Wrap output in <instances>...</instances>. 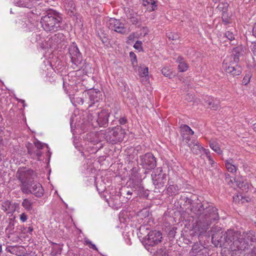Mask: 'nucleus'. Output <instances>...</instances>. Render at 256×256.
<instances>
[{
	"instance_id": "nucleus-1",
	"label": "nucleus",
	"mask_w": 256,
	"mask_h": 256,
	"mask_svg": "<svg viewBox=\"0 0 256 256\" xmlns=\"http://www.w3.org/2000/svg\"><path fill=\"white\" fill-rule=\"evenodd\" d=\"M186 202L192 205L191 210L197 216L195 228L200 234L206 232L212 222L219 220L218 209L208 203H202L198 199L194 202L190 198L188 199Z\"/></svg>"
},
{
	"instance_id": "nucleus-2",
	"label": "nucleus",
	"mask_w": 256,
	"mask_h": 256,
	"mask_svg": "<svg viewBox=\"0 0 256 256\" xmlns=\"http://www.w3.org/2000/svg\"><path fill=\"white\" fill-rule=\"evenodd\" d=\"M41 18L40 23L43 28L48 32H55L62 28V18L56 11L50 9L44 12Z\"/></svg>"
},
{
	"instance_id": "nucleus-3",
	"label": "nucleus",
	"mask_w": 256,
	"mask_h": 256,
	"mask_svg": "<svg viewBox=\"0 0 256 256\" xmlns=\"http://www.w3.org/2000/svg\"><path fill=\"white\" fill-rule=\"evenodd\" d=\"M210 232L212 233V243L216 247L230 246V242L234 238H236L235 231L228 230L226 232L221 228L218 226L212 227Z\"/></svg>"
},
{
	"instance_id": "nucleus-4",
	"label": "nucleus",
	"mask_w": 256,
	"mask_h": 256,
	"mask_svg": "<svg viewBox=\"0 0 256 256\" xmlns=\"http://www.w3.org/2000/svg\"><path fill=\"white\" fill-rule=\"evenodd\" d=\"M236 238L230 242V248L232 251H245L252 244L255 238L252 232H244L242 234L238 232H235Z\"/></svg>"
},
{
	"instance_id": "nucleus-5",
	"label": "nucleus",
	"mask_w": 256,
	"mask_h": 256,
	"mask_svg": "<svg viewBox=\"0 0 256 256\" xmlns=\"http://www.w3.org/2000/svg\"><path fill=\"white\" fill-rule=\"evenodd\" d=\"M124 130L121 126H118L112 129L108 128L102 132L103 138L108 142L112 144L122 142L124 137Z\"/></svg>"
},
{
	"instance_id": "nucleus-6",
	"label": "nucleus",
	"mask_w": 256,
	"mask_h": 256,
	"mask_svg": "<svg viewBox=\"0 0 256 256\" xmlns=\"http://www.w3.org/2000/svg\"><path fill=\"white\" fill-rule=\"evenodd\" d=\"M69 54L74 70H79L82 68V56L76 43L73 42L68 49Z\"/></svg>"
},
{
	"instance_id": "nucleus-7",
	"label": "nucleus",
	"mask_w": 256,
	"mask_h": 256,
	"mask_svg": "<svg viewBox=\"0 0 256 256\" xmlns=\"http://www.w3.org/2000/svg\"><path fill=\"white\" fill-rule=\"evenodd\" d=\"M22 192L25 194H33L36 196L40 198L44 195V190L42 185L34 180L26 184L20 186Z\"/></svg>"
},
{
	"instance_id": "nucleus-8",
	"label": "nucleus",
	"mask_w": 256,
	"mask_h": 256,
	"mask_svg": "<svg viewBox=\"0 0 256 256\" xmlns=\"http://www.w3.org/2000/svg\"><path fill=\"white\" fill-rule=\"evenodd\" d=\"M34 171L26 168H20L16 173V178L20 182V186L34 180Z\"/></svg>"
},
{
	"instance_id": "nucleus-9",
	"label": "nucleus",
	"mask_w": 256,
	"mask_h": 256,
	"mask_svg": "<svg viewBox=\"0 0 256 256\" xmlns=\"http://www.w3.org/2000/svg\"><path fill=\"white\" fill-rule=\"evenodd\" d=\"M162 239V233L159 231L153 230L150 232L144 240V246L148 250L156 245L160 243Z\"/></svg>"
},
{
	"instance_id": "nucleus-10",
	"label": "nucleus",
	"mask_w": 256,
	"mask_h": 256,
	"mask_svg": "<svg viewBox=\"0 0 256 256\" xmlns=\"http://www.w3.org/2000/svg\"><path fill=\"white\" fill-rule=\"evenodd\" d=\"M44 146L48 147L46 144L42 143L37 140H35L33 144H29L27 146L28 154L32 158L38 160L42 154L41 150Z\"/></svg>"
},
{
	"instance_id": "nucleus-11",
	"label": "nucleus",
	"mask_w": 256,
	"mask_h": 256,
	"mask_svg": "<svg viewBox=\"0 0 256 256\" xmlns=\"http://www.w3.org/2000/svg\"><path fill=\"white\" fill-rule=\"evenodd\" d=\"M140 164L144 169L152 170L156 166V158L152 153H146L140 156Z\"/></svg>"
},
{
	"instance_id": "nucleus-12",
	"label": "nucleus",
	"mask_w": 256,
	"mask_h": 256,
	"mask_svg": "<svg viewBox=\"0 0 256 256\" xmlns=\"http://www.w3.org/2000/svg\"><path fill=\"white\" fill-rule=\"evenodd\" d=\"M222 67L226 72L230 74L233 76H239L242 72V67L234 62L230 60H224Z\"/></svg>"
},
{
	"instance_id": "nucleus-13",
	"label": "nucleus",
	"mask_w": 256,
	"mask_h": 256,
	"mask_svg": "<svg viewBox=\"0 0 256 256\" xmlns=\"http://www.w3.org/2000/svg\"><path fill=\"white\" fill-rule=\"evenodd\" d=\"M153 184L158 187L164 186L167 181V176L162 172V168H158L151 174Z\"/></svg>"
},
{
	"instance_id": "nucleus-14",
	"label": "nucleus",
	"mask_w": 256,
	"mask_h": 256,
	"mask_svg": "<svg viewBox=\"0 0 256 256\" xmlns=\"http://www.w3.org/2000/svg\"><path fill=\"white\" fill-rule=\"evenodd\" d=\"M106 26L110 30H113L117 32L124 34L126 32V28L124 24L119 20L110 18L106 22Z\"/></svg>"
},
{
	"instance_id": "nucleus-15",
	"label": "nucleus",
	"mask_w": 256,
	"mask_h": 256,
	"mask_svg": "<svg viewBox=\"0 0 256 256\" xmlns=\"http://www.w3.org/2000/svg\"><path fill=\"white\" fill-rule=\"evenodd\" d=\"M88 92L89 96L90 104L88 105L89 107L94 106L95 104L102 100V92L96 90H91Z\"/></svg>"
},
{
	"instance_id": "nucleus-16",
	"label": "nucleus",
	"mask_w": 256,
	"mask_h": 256,
	"mask_svg": "<svg viewBox=\"0 0 256 256\" xmlns=\"http://www.w3.org/2000/svg\"><path fill=\"white\" fill-rule=\"evenodd\" d=\"M18 208L19 204L16 202L12 203L8 200L2 202L1 209L4 212H8V214H12Z\"/></svg>"
},
{
	"instance_id": "nucleus-17",
	"label": "nucleus",
	"mask_w": 256,
	"mask_h": 256,
	"mask_svg": "<svg viewBox=\"0 0 256 256\" xmlns=\"http://www.w3.org/2000/svg\"><path fill=\"white\" fill-rule=\"evenodd\" d=\"M180 128V134L182 138V140L188 143L190 141L189 136L194 134V132L187 125H182Z\"/></svg>"
},
{
	"instance_id": "nucleus-18",
	"label": "nucleus",
	"mask_w": 256,
	"mask_h": 256,
	"mask_svg": "<svg viewBox=\"0 0 256 256\" xmlns=\"http://www.w3.org/2000/svg\"><path fill=\"white\" fill-rule=\"evenodd\" d=\"M6 250L7 252L18 256H24L26 254V250L23 246H10Z\"/></svg>"
},
{
	"instance_id": "nucleus-19",
	"label": "nucleus",
	"mask_w": 256,
	"mask_h": 256,
	"mask_svg": "<svg viewBox=\"0 0 256 256\" xmlns=\"http://www.w3.org/2000/svg\"><path fill=\"white\" fill-rule=\"evenodd\" d=\"M204 100L208 106V108H210L211 110L216 111L219 110V102L217 100H214L212 97L206 96Z\"/></svg>"
},
{
	"instance_id": "nucleus-20",
	"label": "nucleus",
	"mask_w": 256,
	"mask_h": 256,
	"mask_svg": "<svg viewBox=\"0 0 256 256\" xmlns=\"http://www.w3.org/2000/svg\"><path fill=\"white\" fill-rule=\"evenodd\" d=\"M187 144L194 154H201L203 148L200 144L198 142L192 140L190 142H188Z\"/></svg>"
},
{
	"instance_id": "nucleus-21",
	"label": "nucleus",
	"mask_w": 256,
	"mask_h": 256,
	"mask_svg": "<svg viewBox=\"0 0 256 256\" xmlns=\"http://www.w3.org/2000/svg\"><path fill=\"white\" fill-rule=\"evenodd\" d=\"M108 113H98L97 122L100 126L106 127L108 122Z\"/></svg>"
},
{
	"instance_id": "nucleus-22",
	"label": "nucleus",
	"mask_w": 256,
	"mask_h": 256,
	"mask_svg": "<svg viewBox=\"0 0 256 256\" xmlns=\"http://www.w3.org/2000/svg\"><path fill=\"white\" fill-rule=\"evenodd\" d=\"M240 49L238 48H234L232 51V54L224 60H228V62L230 60L232 62L238 63L240 61Z\"/></svg>"
},
{
	"instance_id": "nucleus-23",
	"label": "nucleus",
	"mask_w": 256,
	"mask_h": 256,
	"mask_svg": "<svg viewBox=\"0 0 256 256\" xmlns=\"http://www.w3.org/2000/svg\"><path fill=\"white\" fill-rule=\"evenodd\" d=\"M148 251L155 256H168L166 248L164 247H160L156 250L152 247Z\"/></svg>"
},
{
	"instance_id": "nucleus-24",
	"label": "nucleus",
	"mask_w": 256,
	"mask_h": 256,
	"mask_svg": "<svg viewBox=\"0 0 256 256\" xmlns=\"http://www.w3.org/2000/svg\"><path fill=\"white\" fill-rule=\"evenodd\" d=\"M34 0H14V4L18 6L30 8L34 4Z\"/></svg>"
},
{
	"instance_id": "nucleus-25",
	"label": "nucleus",
	"mask_w": 256,
	"mask_h": 256,
	"mask_svg": "<svg viewBox=\"0 0 256 256\" xmlns=\"http://www.w3.org/2000/svg\"><path fill=\"white\" fill-rule=\"evenodd\" d=\"M33 202L32 200L26 198L23 200L22 206L28 212L33 210Z\"/></svg>"
},
{
	"instance_id": "nucleus-26",
	"label": "nucleus",
	"mask_w": 256,
	"mask_h": 256,
	"mask_svg": "<svg viewBox=\"0 0 256 256\" xmlns=\"http://www.w3.org/2000/svg\"><path fill=\"white\" fill-rule=\"evenodd\" d=\"M142 188L140 186H138L137 188H134L132 189V190H128L126 191L127 196L126 198L127 199H130L131 198L130 196L134 194V195H138L141 194L142 191Z\"/></svg>"
},
{
	"instance_id": "nucleus-27",
	"label": "nucleus",
	"mask_w": 256,
	"mask_h": 256,
	"mask_svg": "<svg viewBox=\"0 0 256 256\" xmlns=\"http://www.w3.org/2000/svg\"><path fill=\"white\" fill-rule=\"evenodd\" d=\"M64 39L65 36L62 33L55 34L51 38L52 40L56 44H60L64 41Z\"/></svg>"
},
{
	"instance_id": "nucleus-28",
	"label": "nucleus",
	"mask_w": 256,
	"mask_h": 256,
	"mask_svg": "<svg viewBox=\"0 0 256 256\" xmlns=\"http://www.w3.org/2000/svg\"><path fill=\"white\" fill-rule=\"evenodd\" d=\"M177 61L179 63L178 66V69L179 71L180 72H184L186 71L188 68V66L187 64L183 61V58L180 56H178Z\"/></svg>"
},
{
	"instance_id": "nucleus-29",
	"label": "nucleus",
	"mask_w": 256,
	"mask_h": 256,
	"mask_svg": "<svg viewBox=\"0 0 256 256\" xmlns=\"http://www.w3.org/2000/svg\"><path fill=\"white\" fill-rule=\"evenodd\" d=\"M15 222L12 218L9 220L8 224L6 229V232L8 234H12L15 232Z\"/></svg>"
},
{
	"instance_id": "nucleus-30",
	"label": "nucleus",
	"mask_w": 256,
	"mask_h": 256,
	"mask_svg": "<svg viewBox=\"0 0 256 256\" xmlns=\"http://www.w3.org/2000/svg\"><path fill=\"white\" fill-rule=\"evenodd\" d=\"M178 192V187L176 185L170 184L167 188L166 192L169 196L176 195Z\"/></svg>"
},
{
	"instance_id": "nucleus-31",
	"label": "nucleus",
	"mask_w": 256,
	"mask_h": 256,
	"mask_svg": "<svg viewBox=\"0 0 256 256\" xmlns=\"http://www.w3.org/2000/svg\"><path fill=\"white\" fill-rule=\"evenodd\" d=\"M235 32L234 29L231 27L229 30L226 32L225 36L230 41H232L235 40Z\"/></svg>"
},
{
	"instance_id": "nucleus-32",
	"label": "nucleus",
	"mask_w": 256,
	"mask_h": 256,
	"mask_svg": "<svg viewBox=\"0 0 256 256\" xmlns=\"http://www.w3.org/2000/svg\"><path fill=\"white\" fill-rule=\"evenodd\" d=\"M64 6L66 10L68 12H70L73 13V10L74 9V4L72 0H64Z\"/></svg>"
},
{
	"instance_id": "nucleus-33",
	"label": "nucleus",
	"mask_w": 256,
	"mask_h": 256,
	"mask_svg": "<svg viewBox=\"0 0 256 256\" xmlns=\"http://www.w3.org/2000/svg\"><path fill=\"white\" fill-rule=\"evenodd\" d=\"M210 146L212 149L218 154H220L222 153V151L220 148L219 145L216 142L213 140H210Z\"/></svg>"
},
{
	"instance_id": "nucleus-34",
	"label": "nucleus",
	"mask_w": 256,
	"mask_h": 256,
	"mask_svg": "<svg viewBox=\"0 0 256 256\" xmlns=\"http://www.w3.org/2000/svg\"><path fill=\"white\" fill-rule=\"evenodd\" d=\"M162 73L166 77L170 78H172L174 76L172 73V70L169 67H164L162 69Z\"/></svg>"
},
{
	"instance_id": "nucleus-35",
	"label": "nucleus",
	"mask_w": 256,
	"mask_h": 256,
	"mask_svg": "<svg viewBox=\"0 0 256 256\" xmlns=\"http://www.w3.org/2000/svg\"><path fill=\"white\" fill-rule=\"evenodd\" d=\"M232 160H226V166L229 172H234L236 171V167L235 166L233 165L230 162V161H232Z\"/></svg>"
},
{
	"instance_id": "nucleus-36",
	"label": "nucleus",
	"mask_w": 256,
	"mask_h": 256,
	"mask_svg": "<svg viewBox=\"0 0 256 256\" xmlns=\"http://www.w3.org/2000/svg\"><path fill=\"white\" fill-rule=\"evenodd\" d=\"M229 4L227 2H221L218 5L217 8L222 12H228Z\"/></svg>"
},
{
	"instance_id": "nucleus-37",
	"label": "nucleus",
	"mask_w": 256,
	"mask_h": 256,
	"mask_svg": "<svg viewBox=\"0 0 256 256\" xmlns=\"http://www.w3.org/2000/svg\"><path fill=\"white\" fill-rule=\"evenodd\" d=\"M146 2L148 4L150 5V11H154L157 8L156 1L155 0H146Z\"/></svg>"
},
{
	"instance_id": "nucleus-38",
	"label": "nucleus",
	"mask_w": 256,
	"mask_h": 256,
	"mask_svg": "<svg viewBox=\"0 0 256 256\" xmlns=\"http://www.w3.org/2000/svg\"><path fill=\"white\" fill-rule=\"evenodd\" d=\"M98 35L103 44H106L108 42V38H107L106 34L101 32V34H100L99 32H98Z\"/></svg>"
},
{
	"instance_id": "nucleus-39",
	"label": "nucleus",
	"mask_w": 256,
	"mask_h": 256,
	"mask_svg": "<svg viewBox=\"0 0 256 256\" xmlns=\"http://www.w3.org/2000/svg\"><path fill=\"white\" fill-rule=\"evenodd\" d=\"M84 244L85 245H86V246H88V247L90 248H92L93 250H98V249L96 246L95 244H93L92 243V242L88 240V239H86V240H84Z\"/></svg>"
},
{
	"instance_id": "nucleus-40",
	"label": "nucleus",
	"mask_w": 256,
	"mask_h": 256,
	"mask_svg": "<svg viewBox=\"0 0 256 256\" xmlns=\"http://www.w3.org/2000/svg\"><path fill=\"white\" fill-rule=\"evenodd\" d=\"M46 11V10H42L40 8V6H38V8H36L34 10H33L32 12L34 14H35L37 16H40L42 14H44V12Z\"/></svg>"
},
{
	"instance_id": "nucleus-41",
	"label": "nucleus",
	"mask_w": 256,
	"mask_h": 256,
	"mask_svg": "<svg viewBox=\"0 0 256 256\" xmlns=\"http://www.w3.org/2000/svg\"><path fill=\"white\" fill-rule=\"evenodd\" d=\"M130 20L133 24H140V20L138 18V16H132L130 17Z\"/></svg>"
},
{
	"instance_id": "nucleus-42",
	"label": "nucleus",
	"mask_w": 256,
	"mask_h": 256,
	"mask_svg": "<svg viewBox=\"0 0 256 256\" xmlns=\"http://www.w3.org/2000/svg\"><path fill=\"white\" fill-rule=\"evenodd\" d=\"M33 228L32 226H30L28 227H23L22 228H21V232L25 234H27V233H31L32 231H33Z\"/></svg>"
},
{
	"instance_id": "nucleus-43",
	"label": "nucleus",
	"mask_w": 256,
	"mask_h": 256,
	"mask_svg": "<svg viewBox=\"0 0 256 256\" xmlns=\"http://www.w3.org/2000/svg\"><path fill=\"white\" fill-rule=\"evenodd\" d=\"M140 76H148V67H146L142 69H141L140 71Z\"/></svg>"
},
{
	"instance_id": "nucleus-44",
	"label": "nucleus",
	"mask_w": 256,
	"mask_h": 256,
	"mask_svg": "<svg viewBox=\"0 0 256 256\" xmlns=\"http://www.w3.org/2000/svg\"><path fill=\"white\" fill-rule=\"evenodd\" d=\"M167 36L168 37V39L169 40H177L179 38V36L178 34H174V33H172V32H170L169 33Z\"/></svg>"
},
{
	"instance_id": "nucleus-45",
	"label": "nucleus",
	"mask_w": 256,
	"mask_h": 256,
	"mask_svg": "<svg viewBox=\"0 0 256 256\" xmlns=\"http://www.w3.org/2000/svg\"><path fill=\"white\" fill-rule=\"evenodd\" d=\"M251 76L250 74H246L244 78L242 80V84L244 85H246L249 83L250 80Z\"/></svg>"
},
{
	"instance_id": "nucleus-46",
	"label": "nucleus",
	"mask_w": 256,
	"mask_h": 256,
	"mask_svg": "<svg viewBox=\"0 0 256 256\" xmlns=\"http://www.w3.org/2000/svg\"><path fill=\"white\" fill-rule=\"evenodd\" d=\"M176 230H177L176 228V227L172 228L171 230H170L168 232V236L170 238H174L175 236Z\"/></svg>"
},
{
	"instance_id": "nucleus-47",
	"label": "nucleus",
	"mask_w": 256,
	"mask_h": 256,
	"mask_svg": "<svg viewBox=\"0 0 256 256\" xmlns=\"http://www.w3.org/2000/svg\"><path fill=\"white\" fill-rule=\"evenodd\" d=\"M231 14L228 12H222V19H230Z\"/></svg>"
},
{
	"instance_id": "nucleus-48",
	"label": "nucleus",
	"mask_w": 256,
	"mask_h": 256,
	"mask_svg": "<svg viewBox=\"0 0 256 256\" xmlns=\"http://www.w3.org/2000/svg\"><path fill=\"white\" fill-rule=\"evenodd\" d=\"M142 44L141 42L138 40L136 41L134 46V48L138 50L142 49Z\"/></svg>"
},
{
	"instance_id": "nucleus-49",
	"label": "nucleus",
	"mask_w": 256,
	"mask_h": 256,
	"mask_svg": "<svg viewBox=\"0 0 256 256\" xmlns=\"http://www.w3.org/2000/svg\"><path fill=\"white\" fill-rule=\"evenodd\" d=\"M20 218L22 222H25L28 220V216L24 212H23L20 214Z\"/></svg>"
},
{
	"instance_id": "nucleus-50",
	"label": "nucleus",
	"mask_w": 256,
	"mask_h": 256,
	"mask_svg": "<svg viewBox=\"0 0 256 256\" xmlns=\"http://www.w3.org/2000/svg\"><path fill=\"white\" fill-rule=\"evenodd\" d=\"M222 21L224 25H227L232 23L230 19H222Z\"/></svg>"
},
{
	"instance_id": "nucleus-51",
	"label": "nucleus",
	"mask_w": 256,
	"mask_h": 256,
	"mask_svg": "<svg viewBox=\"0 0 256 256\" xmlns=\"http://www.w3.org/2000/svg\"><path fill=\"white\" fill-rule=\"evenodd\" d=\"M127 120L124 118H122L119 120V122L121 124H124L126 123Z\"/></svg>"
},
{
	"instance_id": "nucleus-52",
	"label": "nucleus",
	"mask_w": 256,
	"mask_h": 256,
	"mask_svg": "<svg viewBox=\"0 0 256 256\" xmlns=\"http://www.w3.org/2000/svg\"><path fill=\"white\" fill-rule=\"evenodd\" d=\"M226 179L229 182H232V180L229 174H226Z\"/></svg>"
},
{
	"instance_id": "nucleus-53",
	"label": "nucleus",
	"mask_w": 256,
	"mask_h": 256,
	"mask_svg": "<svg viewBox=\"0 0 256 256\" xmlns=\"http://www.w3.org/2000/svg\"><path fill=\"white\" fill-rule=\"evenodd\" d=\"M76 102L78 104H84V100L82 98L78 97V98H76Z\"/></svg>"
},
{
	"instance_id": "nucleus-54",
	"label": "nucleus",
	"mask_w": 256,
	"mask_h": 256,
	"mask_svg": "<svg viewBox=\"0 0 256 256\" xmlns=\"http://www.w3.org/2000/svg\"><path fill=\"white\" fill-rule=\"evenodd\" d=\"M252 35L256 38V22L254 24L253 26Z\"/></svg>"
},
{
	"instance_id": "nucleus-55",
	"label": "nucleus",
	"mask_w": 256,
	"mask_h": 256,
	"mask_svg": "<svg viewBox=\"0 0 256 256\" xmlns=\"http://www.w3.org/2000/svg\"><path fill=\"white\" fill-rule=\"evenodd\" d=\"M130 56L132 58H134L136 60V55L135 54L134 52H130Z\"/></svg>"
},
{
	"instance_id": "nucleus-56",
	"label": "nucleus",
	"mask_w": 256,
	"mask_h": 256,
	"mask_svg": "<svg viewBox=\"0 0 256 256\" xmlns=\"http://www.w3.org/2000/svg\"><path fill=\"white\" fill-rule=\"evenodd\" d=\"M251 256H256V248H254L252 250Z\"/></svg>"
},
{
	"instance_id": "nucleus-57",
	"label": "nucleus",
	"mask_w": 256,
	"mask_h": 256,
	"mask_svg": "<svg viewBox=\"0 0 256 256\" xmlns=\"http://www.w3.org/2000/svg\"><path fill=\"white\" fill-rule=\"evenodd\" d=\"M253 48L254 49V53H256V43H255L254 46H253Z\"/></svg>"
},
{
	"instance_id": "nucleus-58",
	"label": "nucleus",
	"mask_w": 256,
	"mask_h": 256,
	"mask_svg": "<svg viewBox=\"0 0 256 256\" xmlns=\"http://www.w3.org/2000/svg\"><path fill=\"white\" fill-rule=\"evenodd\" d=\"M188 96L189 98H186V99H187L189 101H192V100L193 99V97L192 96V98H190V96Z\"/></svg>"
},
{
	"instance_id": "nucleus-59",
	"label": "nucleus",
	"mask_w": 256,
	"mask_h": 256,
	"mask_svg": "<svg viewBox=\"0 0 256 256\" xmlns=\"http://www.w3.org/2000/svg\"><path fill=\"white\" fill-rule=\"evenodd\" d=\"M253 128L254 130L256 132V123L254 124Z\"/></svg>"
},
{
	"instance_id": "nucleus-60",
	"label": "nucleus",
	"mask_w": 256,
	"mask_h": 256,
	"mask_svg": "<svg viewBox=\"0 0 256 256\" xmlns=\"http://www.w3.org/2000/svg\"><path fill=\"white\" fill-rule=\"evenodd\" d=\"M2 246L0 244V252H2Z\"/></svg>"
},
{
	"instance_id": "nucleus-61",
	"label": "nucleus",
	"mask_w": 256,
	"mask_h": 256,
	"mask_svg": "<svg viewBox=\"0 0 256 256\" xmlns=\"http://www.w3.org/2000/svg\"><path fill=\"white\" fill-rule=\"evenodd\" d=\"M2 118L1 117V116H0V122H2Z\"/></svg>"
},
{
	"instance_id": "nucleus-62",
	"label": "nucleus",
	"mask_w": 256,
	"mask_h": 256,
	"mask_svg": "<svg viewBox=\"0 0 256 256\" xmlns=\"http://www.w3.org/2000/svg\"><path fill=\"white\" fill-rule=\"evenodd\" d=\"M98 104H96V107H98Z\"/></svg>"
},
{
	"instance_id": "nucleus-63",
	"label": "nucleus",
	"mask_w": 256,
	"mask_h": 256,
	"mask_svg": "<svg viewBox=\"0 0 256 256\" xmlns=\"http://www.w3.org/2000/svg\"><path fill=\"white\" fill-rule=\"evenodd\" d=\"M234 200H236V198L235 197L234 198Z\"/></svg>"
},
{
	"instance_id": "nucleus-64",
	"label": "nucleus",
	"mask_w": 256,
	"mask_h": 256,
	"mask_svg": "<svg viewBox=\"0 0 256 256\" xmlns=\"http://www.w3.org/2000/svg\"><path fill=\"white\" fill-rule=\"evenodd\" d=\"M144 6H146V4H144Z\"/></svg>"
}]
</instances>
